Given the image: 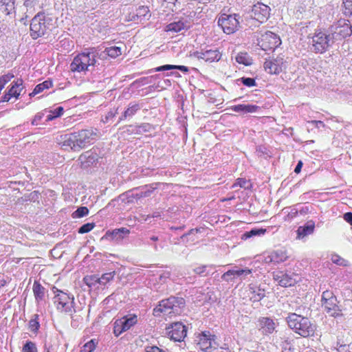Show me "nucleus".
I'll return each instance as SVG.
<instances>
[{
  "label": "nucleus",
  "mask_w": 352,
  "mask_h": 352,
  "mask_svg": "<svg viewBox=\"0 0 352 352\" xmlns=\"http://www.w3.org/2000/svg\"><path fill=\"white\" fill-rule=\"evenodd\" d=\"M97 131L96 129H89L67 134L63 138V146L65 149L69 148L74 151L85 148L93 144L97 137Z\"/></svg>",
  "instance_id": "f257e3e1"
},
{
  "label": "nucleus",
  "mask_w": 352,
  "mask_h": 352,
  "mask_svg": "<svg viewBox=\"0 0 352 352\" xmlns=\"http://www.w3.org/2000/svg\"><path fill=\"white\" fill-rule=\"evenodd\" d=\"M54 28V18L52 14L40 12L31 21L30 36L36 39L44 36Z\"/></svg>",
  "instance_id": "f03ea898"
},
{
  "label": "nucleus",
  "mask_w": 352,
  "mask_h": 352,
  "mask_svg": "<svg viewBox=\"0 0 352 352\" xmlns=\"http://www.w3.org/2000/svg\"><path fill=\"white\" fill-rule=\"evenodd\" d=\"M286 320L290 329L304 338L314 334L316 326L306 317L295 313H290L286 318Z\"/></svg>",
  "instance_id": "7ed1b4c3"
},
{
  "label": "nucleus",
  "mask_w": 352,
  "mask_h": 352,
  "mask_svg": "<svg viewBox=\"0 0 352 352\" xmlns=\"http://www.w3.org/2000/svg\"><path fill=\"white\" fill-rule=\"evenodd\" d=\"M184 305L185 300L183 298L170 296L160 302L153 309V315L157 317L160 316L161 314L170 317L178 315L181 314Z\"/></svg>",
  "instance_id": "20e7f679"
},
{
  "label": "nucleus",
  "mask_w": 352,
  "mask_h": 352,
  "mask_svg": "<svg viewBox=\"0 0 352 352\" xmlns=\"http://www.w3.org/2000/svg\"><path fill=\"white\" fill-rule=\"evenodd\" d=\"M97 56L98 52L94 48L90 49L89 52L79 54L70 64V69L74 72L89 71L96 65Z\"/></svg>",
  "instance_id": "39448f33"
},
{
  "label": "nucleus",
  "mask_w": 352,
  "mask_h": 352,
  "mask_svg": "<svg viewBox=\"0 0 352 352\" xmlns=\"http://www.w3.org/2000/svg\"><path fill=\"white\" fill-rule=\"evenodd\" d=\"M270 12L269 6L261 3H257L252 6L248 14L249 15L245 16V25L250 28L253 26H258L257 23H263L268 19Z\"/></svg>",
  "instance_id": "423d86ee"
},
{
  "label": "nucleus",
  "mask_w": 352,
  "mask_h": 352,
  "mask_svg": "<svg viewBox=\"0 0 352 352\" xmlns=\"http://www.w3.org/2000/svg\"><path fill=\"white\" fill-rule=\"evenodd\" d=\"M334 43L329 30L327 32H316L310 41V49L315 53L325 52Z\"/></svg>",
  "instance_id": "0eeeda50"
},
{
  "label": "nucleus",
  "mask_w": 352,
  "mask_h": 352,
  "mask_svg": "<svg viewBox=\"0 0 352 352\" xmlns=\"http://www.w3.org/2000/svg\"><path fill=\"white\" fill-rule=\"evenodd\" d=\"M53 292L55 294L54 303L56 305L57 309L72 315L75 312L74 296L69 295L55 287H53Z\"/></svg>",
  "instance_id": "6e6552de"
},
{
  "label": "nucleus",
  "mask_w": 352,
  "mask_h": 352,
  "mask_svg": "<svg viewBox=\"0 0 352 352\" xmlns=\"http://www.w3.org/2000/svg\"><path fill=\"white\" fill-rule=\"evenodd\" d=\"M329 32L335 43L350 36L352 26L349 21L340 19L329 28Z\"/></svg>",
  "instance_id": "1a4fd4ad"
},
{
  "label": "nucleus",
  "mask_w": 352,
  "mask_h": 352,
  "mask_svg": "<svg viewBox=\"0 0 352 352\" xmlns=\"http://www.w3.org/2000/svg\"><path fill=\"white\" fill-rule=\"evenodd\" d=\"M337 298L330 291H325L322 296V306L330 316L337 318L342 316L341 309L337 305Z\"/></svg>",
  "instance_id": "9d476101"
},
{
  "label": "nucleus",
  "mask_w": 352,
  "mask_h": 352,
  "mask_svg": "<svg viewBox=\"0 0 352 352\" xmlns=\"http://www.w3.org/2000/svg\"><path fill=\"white\" fill-rule=\"evenodd\" d=\"M239 19L240 16L236 14L233 15L223 14L219 18L218 25L221 27L226 34H230L239 29Z\"/></svg>",
  "instance_id": "9b49d317"
},
{
  "label": "nucleus",
  "mask_w": 352,
  "mask_h": 352,
  "mask_svg": "<svg viewBox=\"0 0 352 352\" xmlns=\"http://www.w3.org/2000/svg\"><path fill=\"white\" fill-rule=\"evenodd\" d=\"M256 34L258 44L263 50L275 49L281 44L280 37L270 31H266L265 34H261V32Z\"/></svg>",
  "instance_id": "f8f14e48"
},
{
  "label": "nucleus",
  "mask_w": 352,
  "mask_h": 352,
  "mask_svg": "<svg viewBox=\"0 0 352 352\" xmlns=\"http://www.w3.org/2000/svg\"><path fill=\"white\" fill-rule=\"evenodd\" d=\"M137 322L138 317L135 314H129L116 320L113 322V334L115 336L118 337L134 326Z\"/></svg>",
  "instance_id": "ddd939ff"
},
{
  "label": "nucleus",
  "mask_w": 352,
  "mask_h": 352,
  "mask_svg": "<svg viewBox=\"0 0 352 352\" xmlns=\"http://www.w3.org/2000/svg\"><path fill=\"white\" fill-rule=\"evenodd\" d=\"M166 334L175 342H182L187 334V328L182 322H174L166 329Z\"/></svg>",
  "instance_id": "4468645a"
},
{
  "label": "nucleus",
  "mask_w": 352,
  "mask_h": 352,
  "mask_svg": "<svg viewBox=\"0 0 352 352\" xmlns=\"http://www.w3.org/2000/svg\"><path fill=\"white\" fill-rule=\"evenodd\" d=\"M214 338L215 336H212L209 331L202 332L197 337V344L201 351L210 352L212 348L216 347Z\"/></svg>",
  "instance_id": "2eb2a0df"
},
{
  "label": "nucleus",
  "mask_w": 352,
  "mask_h": 352,
  "mask_svg": "<svg viewBox=\"0 0 352 352\" xmlns=\"http://www.w3.org/2000/svg\"><path fill=\"white\" fill-rule=\"evenodd\" d=\"M265 70L270 74H278L286 67L285 62L282 57H276L266 60L264 63Z\"/></svg>",
  "instance_id": "dca6fc26"
},
{
  "label": "nucleus",
  "mask_w": 352,
  "mask_h": 352,
  "mask_svg": "<svg viewBox=\"0 0 352 352\" xmlns=\"http://www.w3.org/2000/svg\"><path fill=\"white\" fill-rule=\"evenodd\" d=\"M192 56L197 59L203 60L206 63L217 62L221 58V54L217 50L197 51L193 53Z\"/></svg>",
  "instance_id": "f3484780"
},
{
  "label": "nucleus",
  "mask_w": 352,
  "mask_h": 352,
  "mask_svg": "<svg viewBox=\"0 0 352 352\" xmlns=\"http://www.w3.org/2000/svg\"><path fill=\"white\" fill-rule=\"evenodd\" d=\"M252 273V270H249L248 268L245 269H232L225 272L221 278L223 280L229 282L232 280V278H228V276H233V278L235 277H241V278H244L248 274Z\"/></svg>",
  "instance_id": "a211bd4d"
},
{
  "label": "nucleus",
  "mask_w": 352,
  "mask_h": 352,
  "mask_svg": "<svg viewBox=\"0 0 352 352\" xmlns=\"http://www.w3.org/2000/svg\"><path fill=\"white\" fill-rule=\"evenodd\" d=\"M315 228V223L314 221L310 220L307 221L305 225L299 226L296 230L297 238L302 239L308 235L314 233Z\"/></svg>",
  "instance_id": "6ab92c4d"
},
{
  "label": "nucleus",
  "mask_w": 352,
  "mask_h": 352,
  "mask_svg": "<svg viewBox=\"0 0 352 352\" xmlns=\"http://www.w3.org/2000/svg\"><path fill=\"white\" fill-rule=\"evenodd\" d=\"M258 323L260 329L262 330V332L265 334H270L273 333L276 328L274 321L267 317H263L260 318Z\"/></svg>",
  "instance_id": "aec40b11"
},
{
  "label": "nucleus",
  "mask_w": 352,
  "mask_h": 352,
  "mask_svg": "<svg viewBox=\"0 0 352 352\" xmlns=\"http://www.w3.org/2000/svg\"><path fill=\"white\" fill-rule=\"evenodd\" d=\"M274 279L278 282V285L282 287H289L292 286L294 280L290 276L283 272H277L273 274Z\"/></svg>",
  "instance_id": "412c9836"
},
{
  "label": "nucleus",
  "mask_w": 352,
  "mask_h": 352,
  "mask_svg": "<svg viewBox=\"0 0 352 352\" xmlns=\"http://www.w3.org/2000/svg\"><path fill=\"white\" fill-rule=\"evenodd\" d=\"M32 290L36 303L39 304L44 300L46 289L38 281H34Z\"/></svg>",
  "instance_id": "4be33fe9"
},
{
  "label": "nucleus",
  "mask_w": 352,
  "mask_h": 352,
  "mask_svg": "<svg viewBox=\"0 0 352 352\" xmlns=\"http://www.w3.org/2000/svg\"><path fill=\"white\" fill-rule=\"evenodd\" d=\"M39 3V0H24L23 6L25 8V12H24V16L21 18L20 21L22 22L24 20H26L28 18L32 15L34 11V7L38 5Z\"/></svg>",
  "instance_id": "5701e85b"
},
{
  "label": "nucleus",
  "mask_w": 352,
  "mask_h": 352,
  "mask_svg": "<svg viewBox=\"0 0 352 352\" xmlns=\"http://www.w3.org/2000/svg\"><path fill=\"white\" fill-rule=\"evenodd\" d=\"M16 0H0V10L6 15L15 13Z\"/></svg>",
  "instance_id": "b1692460"
},
{
  "label": "nucleus",
  "mask_w": 352,
  "mask_h": 352,
  "mask_svg": "<svg viewBox=\"0 0 352 352\" xmlns=\"http://www.w3.org/2000/svg\"><path fill=\"white\" fill-rule=\"evenodd\" d=\"M140 109V106L137 103H130L129 107L124 111L123 114L119 118V120L118 124L122 120H125L129 118H131L134 116L138 111Z\"/></svg>",
  "instance_id": "393cba45"
},
{
  "label": "nucleus",
  "mask_w": 352,
  "mask_h": 352,
  "mask_svg": "<svg viewBox=\"0 0 352 352\" xmlns=\"http://www.w3.org/2000/svg\"><path fill=\"white\" fill-rule=\"evenodd\" d=\"M188 25L183 21H178L169 23L166 26L165 30L167 32H172L175 33L179 32L182 30H187Z\"/></svg>",
  "instance_id": "a878e982"
},
{
  "label": "nucleus",
  "mask_w": 352,
  "mask_h": 352,
  "mask_svg": "<svg viewBox=\"0 0 352 352\" xmlns=\"http://www.w3.org/2000/svg\"><path fill=\"white\" fill-rule=\"evenodd\" d=\"M258 109H259L258 106L250 104H237L232 107V109L235 112H243L245 113L256 112Z\"/></svg>",
  "instance_id": "bb28decb"
},
{
  "label": "nucleus",
  "mask_w": 352,
  "mask_h": 352,
  "mask_svg": "<svg viewBox=\"0 0 352 352\" xmlns=\"http://www.w3.org/2000/svg\"><path fill=\"white\" fill-rule=\"evenodd\" d=\"M23 81L21 78H18L12 83V87L8 91L12 97L19 98L21 91L23 89Z\"/></svg>",
  "instance_id": "cd10ccee"
},
{
  "label": "nucleus",
  "mask_w": 352,
  "mask_h": 352,
  "mask_svg": "<svg viewBox=\"0 0 352 352\" xmlns=\"http://www.w3.org/2000/svg\"><path fill=\"white\" fill-rule=\"evenodd\" d=\"M287 257L285 251L278 250L272 252L269 258L270 262L280 263L286 261Z\"/></svg>",
  "instance_id": "c85d7f7f"
},
{
  "label": "nucleus",
  "mask_w": 352,
  "mask_h": 352,
  "mask_svg": "<svg viewBox=\"0 0 352 352\" xmlns=\"http://www.w3.org/2000/svg\"><path fill=\"white\" fill-rule=\"evenodd\" d=\"M80 160L84 166H88L90 164H94L97 160V155L93 153L87 151L80 156Z\"/></svg>",
  "instance_id": "c756f323"
},
{
  "label": "nucleus",
  "mask_w": 352,
  "mask_h": 352,
  "mask_svg": "<svg viewBox=\"0 0 352 352\" xmlns=\"http://www.w3.org/2000/svg\"><path fill=\"white\" fill-rule=\"evenodd\" d=\"M171 69H178L182 72H188V68L184 65H164L153 69L155 72H162Z\"/></svg>",
  "instance_id": "7c9ffc66"
},
{
  "label": "nucleus",
  "mask_w": 352,
  "mask_h": 352,
  "mask_svg": "<svg viewBox=\"0 0 352 352\" xmlns=\"http://www.w3.org/2000/svg\"><path fill=\"white\" fill-rule=\"evenodd\" d=\"M83 281L89 287L94 289H99L100 282H101L96 275L86 276Z\"/></svg>",
  "instance_id": "2f4dec72"
},
{
  "label": "nucleus",
  "mask_w": 352,
  "mask_h": 352,
  "mask_svg": "<svg viewBox=\"0 0 352 352\" xmlns=\"http://www.w3.org/2000/svg\"><path fill=\"white\" fill-rule=\"evenodd\" d=\"M135 16L138 17V20L142 21V19L148 20L151 15L149 8L147 6H141L136 9Z\"/></svg>",
  "instance_id": "473e14b6"
},
{
  "label": "nucleus",
  "mask_w": 352,
  "mask_h": 352,
  "mask_svg": "<svg viewBox=\"0 0 352 352\" xmlns=\"http://www.w3.org/2000/svg\"><path fill=\"white\" fill-rule=\"evenodd\" d=\"M236 61L239 64L249 66L252 64V59L246 52H240L235 57Z\"/></svg>",
  "instance_id": "72a5a7b5"
},
{
  "label": "nucleus",
  "mask_w": 352,
  "mask_h": 352,
  "mask_svg": "<svg viewBox=\"0 0 352 352\" xmlns=\"http://www.w3.org/2000/svg\"><path fill=\"white\" fill-rule=\"evenodd\" d=\"M103 54L111 58H116L118 56H120L122 54V52L120 47L117 46H113L110 47H107L105 50L103 52H102L100 55L98 54V56L104 57Z\"/></svg>",
  "instance_id": "f704fd0d"
},
{
  "label": "nucleus",
  "mask_w": 352,
  "mask_h": 352,
  "mask_svg": "<svg viewBox=\"0 0 352 352\" xmlns=\"http://www.w3.org/2000/svg\"><path fill=\"white\" fill-rule=\"evenodd\" d=\"M52 82L50 80H45L42 83L37 85L34 89L33 91L30 94V96L32 97L36 94L41 93L43 90L49 89L52 87Z\"/></svg>",
  "instance_id": "c9c22d12"
},
{
  "label": "nucleus",
  "mask_w": 352,
  "mask_h": 352,
  "mask_svg": "<svg viewBox=\"0 0 352 352\" xmlns=\"http://www.w3.org/2000/svg\"><path fill=\"white\" fill-rule=\"evenodd\" d=\"M250 289L251 292L253 294L252 298H253L254 301H260L265 296L264 289L256 288L254 287H250Z\"/></svg>",
  "instance_id": "e433bc0d"
},
{
  "label": "nucleus",
  "mask_w": 352,
  "mask_h": 352,
  "mask_svg": "<svg viewBox=\"0 0 352 352\" xmlns=\"http://www.w3.org/2000/svg\"><path fill=\"white\" fill-rule=\"evenodd\" d=\"M63 111H64V110L62 107H58L54 110H51L50 111V114H49L47 116L46 121L47 122L52 121L54 119H55L56 118L60 117V116L63 115Z\"/></svg>",
  "instance_id": "4c0bfd02"
},
{
  "label": "nucleus",
  "mask_w": 352,
  "mask_h": 352,
  "mask_svg": "<svg viewBox=\"0 0 352 352\" xmlns=\"http://www.w3.org/2000/svg\"><path fill=\"white\" fill-rule=\"evenodd\" d=\"M97 343L94 339L89 340L82 346L80 352H93L96 349Z\"/></svg>",
  "instance_id": "58836bf2"
},
{
  "label": "nucleus",
  "mask_w": 352,
  "mask_h": 352,
  "mask_svg": "<svg viewBox=\"0 0 352 352\" xmlns=\"http://www.w3.org/2000/svg\"><path fill=\"white\" fill-rule=\"evenodd\" d=\"M343 14L346 16H352V0H343Z\"/></svg>",
  "instance_id": "ea45409f"
},
{
  "label": "nucleus",
  "mask_w": 352,
  "mask_h": 352,
  "mask_svg": "<svg viewBox=\"0 0 352 352\" xmlns=\"http://www.w3.org/2000/svg\"><path fill=\"white\" fill-rule=\"evenodd\" d=\"M115 274V271L103 274L101 277H99V280H101L100 285H105L107 283L112 280Z\"/></svg>",
  "instance_id": "a19ab883"
},
{
  "label": "nucleus",
  "mask_w": 352,
  "mask_h": 352,
  "mask_svg": "<svg viewBox=\"0 0 352 352\" xmlns=\"http://www.w3.org/2000/svg\"><path fill=\"white\" fill-rule=\"evenodd\" d=\"M38 316L37 314L34 315L29 322V329L34 333H36L40 327L39 322L38 321Z\"/></svg>",
  "instance_id": "79ce46f5"
},
{
  "label": "nucleus",
  "mask_w": 352,
  "mask_h": 352,
  "mask_svg": "<svg viewBox=\"0 0 352 352\" xmlns=\"http://www.w3.org/2000/svg\"><path fill=\"white\" fill-rule=\"evenodd\" d=\"M250 186V183L249 180H247L244 178H238L234 184L232 185L233 188H236L237 187L243 188L245 189L249 188Z\"/></svg>",
  "instance_id": "37998d69"
},
{
  "label": "nucleus",
  "mask_w": 352,
  "mask_h": 352,
  "mask_svg": "<svg viewBox=\"0 0 352 352\" xmlns=\"http://www.w3.org/2000/svg\"><path fill=\"white\" fill-rule=\"evenodd\" d=\"M129 234V230L126 228L114 230L112 232L113 237L116 239L123 238L124 236Z\"/></svg>",
  "instance_id": "c03bdc74"
},
{
  "label": "nucleus",
  "mask_w": 352,
  "mask_h": 352,
  "mask_svg": "<svg viewBox=\"0 0 352 352\" xmlns=\"http://www.w3.org/2000/svg\"><path fill=\"white\" fill-rule=\"evenodd\" d=\"M89 213V210L85 206H81L78 208L73 214L72 217L73 218H81L86 215H87Z\"/></svg>",
  "instance_id": "a18cd8bd"
},
{
  "label": "nucleus",
  "mask_w": 352,
  "mask_h": 352,
  "mask_svg": "<svg viewBox=\"0 0 352 352\" xmlns=\"http://www.w3.org/2000/svg\"><path fill=\"white\" fill-rule=\"evenodd\" d=\"M22 352H38V350L33 342L27 341L23 346Z\"/></svg>",
  "instance_id": "49530a36"
},
{
  "label": "nucleus",
  "mask_w": 352,
  "mask_h": 352,
  "mask_svg": "<svg viewBox=\"0 0 352 352\" xmlns=\"http://www.w3.org/2000/svg\"><path fill=\"white\" fill-rule=\"evenodd\" d=\"M212 267L210 265H201L194 269V272L200 276H206L210 274L208 268Z\"/></svg>",
  "instance_id": "de8ad7c7"
},
{
  "label": "nucleus",
  "mask_w": 352,
  "mask_h": 352,
  "mask_svg": "<svg viewBox=\"0 0 352 352\" xmlns=\"http://www.w3.org/2000/svg\"><path fill=\"white\" fill-rule=\"evenodd\" d=\"M118 114V109L110 110L104 117L102 118V122L104 123H108L113 120L114 117Z\"/></svg>",
  "instance_id": "09e8293b"
},
{
  "label": "nucleus",
  "mask_w": 352,
  "mask_h": 352,
  "mask_svg": "<svg viewBox=\"0 0 352 352\" xmlns=\"http://www.w3.org/2000/svg\"><path fill=\"white\" fill-rule=\"evenodd\" d=\"M95 227L94 223H87L78 228V233L85 234L90 232Z\"/></svg>",
  "instance_id": "8fccbe9b"
},
{
  "label": "nucleus",
  "mask_w": 352,
  "mask_h": 352,
  "mask_svg": "<svg viewBox=\"0 0 352 352\" xmlns=\"http://www.w3.org/2000/svg\"><path fill=\"white\" fill-rule=\"evenodd\" d=\"M14 78L12 74H7L0 77V88L2 90L4 86Z\"/></svg>",
  "instance_id": "3c124183"
},
{
  "label": "nucleus",
  "mask_w": 352,
  "mask_h": 352,
  "mask_svg": "<svg viewBox=\"0 0 352 352\" xmlns=\"http://www.w3.org/2000/svg\"><path fill=\"white\" fill-rule=\"evenodd\" d=\"M238 81H241L245 86L251 87L256 85V81L254 78L249 77H242L238 79Z\"/></svg>",
  "instance_id": "603ef678"
},
{
  "label": "nucleus",
  "mask_w": 352,
  "mask_h": 352,
  "mask_svg": "<svg viewBox=\"0 0 352 352\" xmlns=\"http://www.w3.org/2000/svg\"><path fill=\"white\" fill-rule=\"evenodd\" d=\"M331 261L333 263H336L338 265H347V261L341 258L339 255L337 254H333L331 256Z\"/></svg>",
  "instance_id": "864d4df0"
},
{
  "label": "nucleus",
  "mask_w": 352,
  "mask_h": 352,
  "mask_svg": "<svg viewBox=\"0 0 352 352\" xmlns=\"http://www.w3.org/2000/svg\"><path fill=\"white\" fill-rule=\"evenodd\" d=\"M265 232V230L264 229H252L250 232H247L244 234V235L247 237V238H250V237H252L253 236H257V235H261V234H263Z\"/></svg>",
  "instance_id": "5fc2aeb1"
},
{
  "label": "nucleus",
  "mask_w": 352,
  "mask_h": 352,
  "mask_svg": "<svg viewBox=\"0 0 352 352\" xmlns=\"http://www.w3.org/2000/svg\"><path fill=\"white\" fill-rule=\"evenodd\" d=\"M157 184H153L151 186L148 187V188L144 191H141L139 196L141 197H146L151 195V192L156 188Z\"/></svg>",
  "instance_id": "6e6d98bb"
},
{
  "label": "nucleus",
  "mask_w": 352,
  "mask_h": 352,
  "mask_svg": "<svg viewBox=\"0 0 352 352\" xmlns=\"http://www.w3.org/2000/svg\"><path fill=\"white\" fill-rule=\"evenodd\" d=\"M43 116H44V113H43V112H39V113H36L35 115L34 118H33V120H32V124L34 126H37L38 124V122L42 120Z\"/></svg>",
  "instance_id": "4d7b16f0"
},
{
  "label": "nucleus",
  "mask_w": 352,
  "mask_h": 352,
  "mask_svg": "<svg viewBox=\"0 0 352 352\" xmlns=\"http://www.w3.org/2000/svg\"><path fill=\"white\" fill-rule=\"evenodd\" d=\"M145 352H166L162 349L159 348L157 346H147L145 348Z\"/></svg>",
  "instance_id": "13d9d810"
},
{
  "label": "nucleus",
  "mask_w": 352,
  "mask_h": 352,
  "mask_svg": "<svg viewBox=\"0 0 352 352\" xmlns=\"http://www.w3.org/2000/svg\"><path fill=\"white\" fill-rule=\"evenodd\" d=\"M151 125L147 123L142 124L139 126L140 131H149L151 129Z\"/></svg>",
  "instance_id": "bf43d9fd"
},
{
  "label": "nucleus",
  "mask_w": 352,
  "mask_h": 352,
  "mask_svg": "<svg viewBox=\"0 0 352 352\" xmlns=\"http://www.w3.org/2000/svg\"><path fill=\"white\" fill-rule=\"evenodd\" d=\"M343 218H344V219L347 223H349L351 226H352V212H346V213L344 214Z\"/></svg>",
  "instance_id": "052dcab7"
},
{
  "label": "nucleus",
  "mask_w": 352,
  "mask_h": 352,
  "mask_svg": "<svg viewBox=\"0 0 352 352\" xmlns=\"http://www.w3.org/2000/svg\"><path fill=\"white\" fill-rule=\"evenodd\" d=\"M126 20L128 21H138V19L135 16V12H131L126 16Z\"/></svg>",
  "instance_id": "680f3d73"
},
{
  "label": "nucleus",
  "mask_w": 352,
  "mask_h": 352,
  "mask_svg": "<svg viewBox=\"0 0 352 352\" xmlns=\"http://www.w3.org/2000/svg\"><path fill=\"white\" fill-rule=\"evenodd\" d=\"M12 98L11 95H10L9 92H6L1 98V102H8Z\"/></svg>",
  "instance_id": "e2e57ef3"
},
{
  "label": "nucleus",
  "mask_w": 352,
  "mask_h": 352,
  "mask_svg": "<svg viewBox=\"0 0 352 352\" xmlns=\"http://www.w3.org/2000/svg\"><path fill=\"white\" fill-rule=\"evenodd\" d=\"M302 166V162L301 161H299L295 167L294 172L296 173H299L301 170Z\"/></svg>",
  "instance_id": "0e129e2a"
},
{
  "label": "nucleus",
  "mask_w": 352,
  "mask_h": 352,
  "mask_svg": "<svg viewBox=\"0 0 352 352\" xmlns=\"http://www.w3.org/2000/svg\"><path fill=\"white\" fill-rule=\"evenodd\" d=\"M168 3L171 4V6H170V9L172 10H174V8L175 7V3L177 1V0H164Z\"/></svg>",
  "instance_id": "69168bd1"
},
{
  "label": "nucleus",
  "mask_w": 352,
  "mask_h": 352,
  "mask_svg": "<svg viewBox=\"0 0 352 352\" xmlns=\"http://www.w3.org/2000/svg\"><path fill=\"white\" fill-rule=\"evenodd\" d=\"M194 231H195V230L192 229L191 230H190V232H189L188 233L183 234V235L182 236V238H184V237H185L186 236H187V235L190 234V233H192ZM195 232H199V230H198V229H195Z\"/></svg>",
  "instance_id": "338daca9"
},
{
  "label": "nucleus",
  "mask_w": 352,
  "mask_h": 352,
  "mask_svg": "<svg viewBox=\"0 0 352 352\" xmlns=\"http://www.w3.org/2000/svg\"><path fill=\"white\" fill-rule=\"evenodd\" d=\"M150 240L152 241H157L158 240V237L156 236H152L150 237Z\"/></svg>",
  "instance_id": "774afa93"
}]
</instances>
